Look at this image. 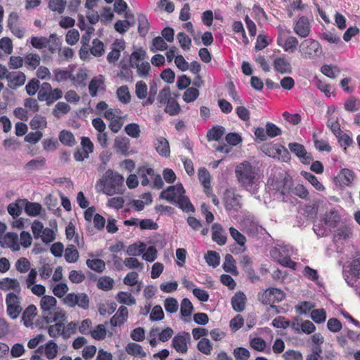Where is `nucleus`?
<instances>
[{
    "mask_svg": "<svg viewBox=\"0 0 360 360\" xmlns=\"http://www.w3.org/2000/svg\"><path fill=\"white\" fill-rule=\"evenodd\" d=\"M235 175L238 184L248 191L256 188L260 182L259 169L247 160L236 165Z\"/></svg>",
    "mask_w": 360,
    "mask_h": 360,
    "instance_id": "1",
    "label": "nucleus"
},
{
    "mask_svg": "<svg viewBox=\"0 0 360 360\" xmlns=\"http://www.w3.org/2000/svg\"><path fill=\"white\" fill-rule=\"evenodd\" d=\"M124 176L117 172L108 169L99 180L104 194L112 196L115 194H122L124 191Z\"/></svg>",
    "mask_w": 360,
    "mask_h": 360,
    "instance_id": "2",
    "label": "nucleus"
},
{
    "mask_svg": "<svg viewBox=\"0 0 360 360\" xmlns=\"http://www.w3.org/2000/svg\"><path fill=\"white\" fill-rule=\"evenodd\" d=\"M46 323L55 322L54 324L49 326L48 328V333L51 338L58 336L63 337L64 324L67 322V316L65 312L62 309H57L53 314V316L44 320Z\"/></svg>",
    "mask_w": 360,
    "mask_h": 360,
    "instance_id": "3",
    "label": "nucleus"
},
{
    "mask_svg": "<svg viewBox=\"0 0 360 360\" xmlns=\"http://www.w3.org/2000/svg\"><path fill=\"white\" fill-rule=\"evenodd\" d=\"M299 52L302 58L312 60L321 56L322 47L318 41L305 39L299 46Z\"/></svg>",
    "mask_w": 360,
    "mask_h": 360,
    "instance_id": "4",
    "label": "nucleus"
},
{
    "mask_svg": "<svg viewBox=\"0 0 360 360\" xmlns=\"http://www.w3.org/2000/svg\"><path fill=\"white\" fill-rule=\"evenodd\" d=\"M63 97V91L60 89H52L48 82L41 84L38 91L37 98L40 101H46L48 105L53 104Z\"/></svg>",
    "mask_w": 360,
    "mask_h": 360,
    "instance_id": "5",
    "label": "nucleus"
},
{
    "mask_svg": "<svg viewBox=\"0 0 360 360\" xmlns=\"http://www.w3.org/2000/svg\"><path fill=\"white\" fill-rule=\"evenodd\" d=\"M285 297V292L276 288H269L258 294L259 300L264 304L271 305V307H274V303L281 302Z\"/></svg>",
    "mask_w": 360,
    "mask_h": 360,
    "instance_id": "6",
    "label": "nucleus"
},
{
    "mask_svg": "<svg viewBox=\"0 0 360 360\" xmlns=\"http://www.w3.org/2000/svg\"><path fill=\"white\" fill-rule=\"evenodd\" d=\"M63 301L65 304L70 307H74L77 305L82 309H87L89 307V299L85 293H68L63 298Z\"/></svg>",
    "mask_w": 360,
    "mask_h": 360,
    "instance_id": "7",
    "label": "nucleus"
},
{
    "mask_svg": "<svg viewBox=\"0 0 360 360\" xmlns=\"http://www.w3.org/2000/svg\"><path fill=\"white\" fill-rule=\"evenodd\" d=\"M7 313L12 319H16L22 311L20 297L18 294L9 292L6 297Z\"/></svg>",
    "mask_w": 360,
    "mask_h": 360,
    "instance_id": "8",
    "label": "nucleus"
},
{
    "mask_svg": "<svg viewBox=\"0 0 360 360\" xmlns=\"http://www.w3.org/2000/svg\"><path fill=\"white\" fill-rule=\"evenodd\" d=\"M57 300L51 295H44L40 300V308L41 309L42 318L45 320L49 316H53V314L57 309H60L56 307Z\"/></svg>",
    "mask_w": 360,
    "mask_h": 360,
    "instance_id": "9",
    "label": "nucleus"
},
{
    "mask_svg": "<svg viewBox=\"0 0 360 360\" xmlns=\"http://www.w3.org/2000/svg\"><path fill=\"white\" fill-rule=\"evenodd\" d=\"M185 189L181 184L174 186H169L167 189L163 190L160 193V198L168 202L175 203L177 199L185 193Z\"/></svg>",
    "mask_w": 360,
    "mask_h": 360,
    "instance_id": "10",
    "label": "nucleus"
},
{
    "mask_svg": "<svg viewBox=\"0 0 360 360\" xmlns=\"http://www.w3.org/2000/svg\"><path fill=\"white\" fill-rule=\"evenodd\" d=\"M191 340L190 333L182 331L178 333L172 339V346L179 352L185 354L188 351V342Z\"/></svg>",
    "mask_w": 360,
    "mask_h": 360,
    "instance_id": "11",
    "label": "nucleus"
},
{
    "mask_svg": "<svg viewBox=\"0 0 360 360\" xmlns=\"http://www.w3.org/2000/svg\"><path fill=\"white\" fill-rule=\"evenodd\" d=\"M288 148L300 159L302 163L309 165L313 160L311 154L307 153L302 144L297 142L290 143Z\"/></svg>",
    "mask_w": 360,
    "mask_h": 360,
    "instance_id": "12",
    "label": "nucleus"
},
{
    "mask_svg": "<svg viewBox=\"0 0 360 360\" xmlns=\"http://www.w3.org/2000/svg\"><path fill=\"white\" fill-rule=\"evenodd\" d=\"M277 44L285 52L293 53L297 49L298 40L293 36H285L280 33L277 37Z\"/></svg>",
    "mask_w": 360,
    "mask_h": 360,
    "instance_id": "13",
    "label": "nucleus"
},
{
    "mask_svg": "<svg viewBox=\"0 0 360 360\" xmlns=\"http://www.w3.org/2000/svg\"><path fill=\"white\" fill-rule=\"evenodd\" d=\"M0 245L3 248H10L13 251L20 250L19 237L14 232H8L0 238Z\"/></svg>",
    "mask_w": 360,
    "mask_h": 360,
    "instance_id": "14",
    "label": "nucleus"
},
{
    "mask_svg": "<svg viewBox=\"0 0 360 360\" xmlns=\"http://www.w3.org/2000/svg\"><path fill=\"white\" fill-rule=\"evenodd\" d=\"M241 195L234 192L226 191L224 193V207L228 211H238L241 207Z\"/></svg>",
    "mask_w": 360,
    "mask_h": 360,
    "instance_id": "15",
    "label": "nucleus"
},
{
    "mask_svg": "<svg viewBox=\"0 0 360 360\" xmlns=\"http://www.w3.org/2000/svg\"><path fill=\"white\" fill-rule=\"evenodd\" d=\"M294 32L300 37L306 38L311 30L309 21L307 17L302 16L296 22L294 26Z\"/></svg>",
    "mask_w": 360,
    "mask_h": 360,
    "instance_id": "16",
    "label": "nucleus"
},
{
    "mask_svg": "<svg viewBox=\"0 0 360 360\" xmlns=\"http://www.w3.org/2000/svg\"><path fill=\"white\" fill-rule=\"evenodd\" d=\"M6 79L8 87L16 89L25 84L26 76L22 72H10L6 76Z\"/></svg>",
    "mask_w": 360,
    "mask_h": 360,
    "instance_id": "17",
    "label": "nucleus"
},
{
    "mask_svg": "<svg viewBox=\"0 0 360 360\" xmlns=\"http://www.w3.org/2000/svg\"><path fill=\"white\" fill-rule=\"evenodd\" d=\"M212 239L219 245H224L227 240L226 233L220 224L214 223L212 226Z\"/></svg>",
    "mask_w": 360,
    "mask_h": 360,
    "instance_id": "18",
    "label": "nucleus"
},
{
    "mask_svg": "<svg viewBox=\"0 0 360 360\" xmlns=\"http://www.w3.org/2000/svg\"><path fill=\"white\" fill-rule=\"evenodd\" d=\"M198 179L203 186L204 192L207 196H210L212 191L211 186V176L209 171L205 167H200L198 169Z\"/></svg>",
    "mask_w": 360,
    "mask_h": 360,
    "instance_id": "19",
    "label": "nucleus"
},
{
    "mask_svg": "<svg viewBox=\"0 0 360 360\" xmlns=\"http://www.w3.org/2000/svg\"><path fill=\"white\" fill-rule=\"evenodd\" d=\"M274 69L281 74H290L292 72L290 62L285 56L275 58L273 62Z\"/></svg>",
    "mask_w": 360,
    "mask_h": 360,
    "instance_id": "20",
    "label": "nucleus"
},
{
    "mask_svg": "<svg viewBox=\"0 0 360 360\" xmlns=\"http://www.w3.org/2000/svg\"><path fill=\"white\" fill-rule=\"evenodd\" d=\"M116 153L127 156L129 153L130 140L126 136H117L114 142Z\"/></svg>",
    "mask_w": 360,
    "mask_h": 360,
    "instance_id": "21",
    "label": "nucleus"
},
{
    "mask_svg": "<svg viewBox=\"0 0 360 360\" xmlns=\"http://www.w3.org/2000/svg\"><path fill=\"white\" fill-rule=\"evenodd\" d=\"M125 49V43L123 40L117 39L112 45L111 51L107 56V60L110 63H114L120 57L121 51Z\"/></svg>",
    "mask_w": 360,
    "mask_h": 360,
    "instance_id": "22",
    "label": "nucleus"
},
{
    "mask_svg": "<svg viewBox=\"0 0 360 360\" xmlns=\"http://www.w3.org/2000/svg\"><path fill=\"white\" fill-rule=\"evenodd\" d=\"M352 229L349 225L342 224L335 231L333 241L338 242L350 238L352 236Z\"/></svg>",
    "mask_w": 360,
    "mask_h": 360,
    "instance_id": "23",
    "label": "nucleus"
},
{
    "mask_svg": "<svg viewBox=\"0 0 360 360\" xmlns=\"http://www.w3.org/2000/svg\"><path fill=\"white\" fill-rule=\"evenodd\" d=\"M0 289L4 291L13 290L14 293L20 294L21 288L19 281L15 278H4L0 281Z\"/></svg>",
    "mask_w": 360,
    "mask_h": 360,
    "instance_id": "24",
    "label": "nucleus"
},
{
    "mask_svg": "<svg viewBox=\"0 0 360 360\" xmlns=\"http://www.w3.org/2000/svg\"><path fill=\"white\" fill-rule=\"evenodd\" d=\"M156 151L162 157H168L170 154V148L168 141L164 137H158L154 141Z\"/></svg>",
    "mask_w": 360,
    "mask_h": 360,
    "instance_id": "25",
    "label": "nucleus"
},
{
    "mask_svg": "<svg viewBox=\"0 0 360 360\" xmlns=\"http://www.w3.org/2000/svg\"><path fill=\"white\" fill-rule=\"evenodd\" d=\"M128 318V309L124 306L119 307L117 312L110 319V324L113 326L122 325Z\"/></svg>",
    "mask_w": 360,
    "mask_h": 360,
    "instance_id": "26",
    "label": "nucleus"
},
{
    "mask_svg": "<svg viewBox=\"0 0 360 360\" xmlns=\"http://www.w3.org/2000/svg\"><path fill=\"white\" fill-rule=\"evenodd\" d=\"M322 221L325 225L334 228L337 226L340 221V217L336 210H331L326 212L323 216Z\"/></svg>",
    "mask_w": 360,
    "mask_h": 360,
    "instance_id": "27",
    "label": "nucleus"
},
{
    "mask_svg": "<svg viewBox=\"0 0 360 360\" xmlns=\"http://www.w3.org/2000/svg\"><path fill=\"white\" fill-rule=\"evenodd\" d=\"M245 295L243 292H237L231 299L233 309L237 312L243 311L245 306Z\"/></svg>",
    "mask_w": 360,
    "mask_h": 360,
    "instance_id": "28",
    "label": "nucleus"
},
{
    "mask_svg": "<svg viewBox=\"0 0 360 360\" xmlns=\"http://www.w3.org/2000/svg\"><path fill=\"white\" fill-rule=\"evenodd\" d=\"M37 307L31 304L28 306L22 313V319L25 326H31L33 324L34 319L37 315Z\"/></svg>",
    "mask_w": 360,
    "mask_h": 360,
    "instance_id": "29",
    "label": "nucleus"
},
{
    "mask_svg": "<svg viewBox=\"0 0 360 360\" xmlns=\"http://www.w3.org/2000/svg\"><path fill=\"white\" fill-rule=\"evenodd\" d=\"M137 174L141 179V185L143 186H146L149 185L150 183L148 176L151 178L154 176V169L147 166H141L138 168Z\"/></svg>",
    "mask_w": 360,
    "mask_h": 360,
    "instance_id": "30",
    "label": "nucleus"
},
{
    "mask_svg": "<svg viewBox=\"0 0 360 360\" xmlns=\"http://www.w3.org/2000/svg\"><path fill=\"white\" fill-rule=\"evenodd\" d=\"M338 178L342 185L351 186L354 180L355 174L351 169L344 168L341 169Z\"/></svg>",
    "mask_w": 360,
    "mask_h": 360,
    "instance_id": "31",
    "label": "nucleus"
},
{
    "mask_svg": "<svg viewBox=\"0 0 360 360\" xmlns=\"http://www.w3.org/2000/svg\"><path fill=\"white\" fill-rule=\"evenodd\" d=\"M60 142L66 146L72 147L76 143V140L73 134L68 130H62L58 135Z\"/></svg>",
    "mask_w": 360,
    "mask_h": 360,
    "instance_id": "32",
    "label": "nucleus"
},
{
    "mask_svg": "<svg viewBox=\"0 0 360 360\" xmlns=\"http://www.w3.org/2000/svg\"><path fill=\"white\" fill-rule=\"evenodd\" d=\"M138 20V32L142 37H145L148 33L150 29V23L147 17L144 14H139L137 16Z\"/></svg>",
    "mask_w": 360,
    "mask_h": 360,
    "instance_id": "33",
    "label": "nucleus"
},
{
    "mask_svg": "<svg viewBox=\"0 0 360 360\" xmlns=\"http://www.w3.org/2000/svg\"><path fill=\"white\" fill-rule=\"evenodd\" d=\"M127 353L131 356L146 357V353L143 351L141 345L135 342H130L127 344L125 347Z\"/></svg>",
    "mask_w": 360,
    "mask_h": 360,
    "instance_id": "34",
    "label": "nucleus"
},
{
    "mask_svg": "<svg viewBox=\"0 0 360 360\" xmlns=\"http://www.w3.org/2000/svg\"><path fill=\"white\" fill-rule=\"evenodd\" d=\"M104 81L102 76H100L99 78L94 77L89 82V91L90 95L92 97H95L97 96L98 91L100 89H104L103 87Z\"/></svg>",
    "mask_w": 360,
    "mask_h": 360,
    "instance_id": "35",
    "label": "nucleus"
},
{
    "mask_svg": "<svg viewBox=\"0 0 360 360\" xmlns=\"http://www.w3.org/2000/svg\"><path fill=\"white\" fill-rule=\"evenodd\" d=\"M30 125L32 129L42 130L47 127V122L45 117L37 114L30 121Z\"/></svg>",
    "mask_w": 360,
    "mask_h": 360,
    "instance_id": "36",
    "label": "nucleus"
},
{
    "mask_svg": "<svg viewBox=\"0 0 360 360\" xmlns=\"http://www.w3.org/2000/svg\"><path fill=\"white\" fill-rule=\"evenodd\" d=\"M225 129L222 126L217 125L211 128L207 133L209 141H219L224 134Z\"/></svg>",
    "mask_w": 360,
    "mask_h": 360,
    "instance_id": "37",
    "label": "nucleus"
},
{
    "mask_svg": "<svg viewBox=\"0 0 360 360\" xmlns=\"http://www.w3.org/2000/svg\"><path fill=\"white\" fill-rule=\"evenodd\" d=\"M175 204L181 209L184 212H195V207L191 202L188 197L184 195L183 194L179 199H177V201L175 202Z\"/></svg>",
    "mask_w": 360,
    "mask_h": 360,
    "instance_id": "38",
    "label": "nucleus"
},
{
    "mask_svg": "<svg viewBox=\"0 0 360 360\" xmlns=\"http://www.w3.org/2000/svg\"><path fill=\"white\" fill-rule=\"evenodd\" d=\"M301 175L307 180L317 191H323L325 190L324 186L321 183L317 177L313 174L306 172L302 171Z\"/></svg>",
    "mask_w": 360,
    "mask_h": 360,
    "instance_id": "39",
    "label": "nucleus"
},
{
    "mask_svg": "<svg viewBox=\"0 0 360 360\" xmlns=\"http://www.w3.org/2000/svg\"><path fill=\"white\" fill-rule=\"evenodd\" d=\"M65 259L68 263H75L79 259V252L73 245H69L65 250Z\"/></svg>",
    "mask_w": 360,
    "mask_h": 360,
    "instance_id": "40",
    "label": "nucleus"
},
{
    "mask_svg": "<svg viewBox=\"0 0 360 360\" xmlns=\"http://www.w3.org/2000/svg\"><path fill=\"white\" fill-rule=\"evenodd\" d=\"M96 286L98 289L109 291L114 286V280L108 276H103L98 278Z\"/></svg>",
    "mask_w": 360,
    "mask_h": 360,
    "instance_id": "41",
    "label": "nucleus"
},
{
    "mask_svg": "<svg viewBox=\"0 0 360 360\" xmlns=\"http://www.w3.org/2000/svg\"><path fill=\"white\" fill-rule=\"evenodd\" d=\"M86 264L90 269L97 273H102L105 269V263L101 259H88Z\"/></svg>",
    "mask_w": 360,
    "mask_h": 360,
    "instance_id": "42",
    "label": "nucleus"
},
{
    "mask_svg": "<svg viewBox=\"0 0 360 360\" xmlns=\"http://www.w3.org/2000/svg\"><path fill=\"white\" fill-rule=\"evenodd\" d=\"M223 269L226 272L231 273L233 275H236L238 274L236 266V261L231 255L227 254L225 256Z\"/></svg>",
    "mask_w": 360,
    "mask_h": 360,
    "instance_id": "43",
    "label": "nucleus"
},
{
    "mask_svg": "<svg viewBox=\"0 0 360 360\" xmlns=\"http://www.w3.org/2000/svg\"><path fill=\"white\" fill-rule=\"evenodd\" d=\"M146 52L142 49H139L133 51L129 59V65L131 68L138 67L139 62L145 59Z\"/></svg>",
    "mask_w": 360,
    "mask_h": 360,
    "instance_id": "44",
    "label": "nucleus"
},
{
    "mask_svg": "<svg viewBox=\"0 0 360 360\" xmlns=\"http://www.w3.org/2000/svg\"><path fill=\"white\" fill-rule=\"evenodd\" d=\"M49 49H48V53L46 51H44V57H49L50 58L52 54L55 53L57 51H60L61 49L60 48V44L58 43V40L56 38V36L55 34H51L50 35V43L48 44Z\"/></svg>",
    "mask_w": 360,
    "mask_h": 360,
    "instance_id": "45",
    "label": "nucleus"
},
{
    "mask_svg": "<svg viewBox=\"0 0 360 360\" xmlns=\"http://www.w3.org/2000/svg\"><path fill=\"white\" fill-rule=\"evenodd\" d=\"M44 349L45 356L48 359H53L57 356L58 347L56 342L50 340L45 344Z\"/></svg>",
    "mask_w": 360,
    "mask_h": 360,
    "instance_id": "46",
    "label": "nucleus"
},
{
    "mask_svg": "<svg viewBox=\"0 0 360 360\" xmlns=\"http://www.w3.org/2000/svg\"><path fill=\"white\" fill-rule=\"evenodd\" d=\"M115 298L119 303L129 306L133 305L136 303L135 298L130 292H119Z\"/></svg>",
    "mask_w": 360,
    "mask_h": 360,
    "instance_id": "47",
    "label": "nucleus"
},
{
    "mask_svg": "<svg viewBox=\"0 0 360 360\" xmlns=\"http://www.w3.org/2000/svg\"><path fill=\"white\" fill-rule=\"evenodd\" d=\"M40 56L37 53H30L25 56V63L28 68L36 69L40 64Z\"/></svg>",
    "mask_w": 360,
    "mask_h": 360,
    "instance_id": "48",
    "label": "nucleus"
},
{
    "mask_svg": "<svg viewBox=\"0 0 360 360\" xmlns=\"http://www.w3.org/2000/svg\"><path fill=\"white\" fill-rule=\"evenodd\" d=\"M70 110V106L65 102H58L53 110V115L59 119Z\"/></svg>",
    "mask_w": 360,
    "mask_h": 360,
    "instance_id": "49",
    "label": "nucleus"
},
{
    "mask_svg": "<svg viewBox=\"0 0 360 360\" xmlns=\"http://www.w3.org/2000/svg\"><path fill=\"white\" fill-rule=\"evenodd\" d=\"M205 259L209 266L215 268L219 264L220 256L219 253L215 251L208 250L205 255Z\"/></svg>",
    "mask_w": 360,
    "mask_h": 360,
    "instance_id": "50",
    "label": "nucleus"
},
{
    "mask_svg": "<svg viewBox=\"0 0 360 360\" xmlns=\"http://www.w3.org/2000/svg\"><path fill=\"white\" fill-rule=\"evenodd\" d=\"M117 76L125 82H131L133 80V72L130 68V65L122 64L120 67V70L117 73Z\"/></svg>",
    "mask_w": 360,
    "mask_h": 360,
    "instance_id": "51",
    "label": "nucleus"
},
{
    "mask_svg": "<svg viewBox=\"0 0 360 360\" xmlns=\"http://www.w3.org/2000/svg\"><path fill=\"white\" fill-rule=\"evenodd\" d=\"M165 112L171 116L176 115L179 113L181 108L179 104L175 100L174 98H172L166 103Z\"/></svg>",
    "mask_w": 360,
    "mask_h": 360,
    "instance_id": "52",
    "label": "nucleus"
},
{
    "mask_svg": "<svg viewBox=\"0 0 360 360\" xmlns=\"http://www.w3.org/2000/svg\"><path fill=\"white\" fill-rule=\"evenodd\" d=\"M117 96L119 101L124 103L127 104L131 101V95L127 86H121L117 89Z\"/></svg>",
    "mask_w": 360,
    "mask_h": 360,
    "instance_id": "53",
    "label": "nucleus"
},
{
    "mask_svg": "<svg viewBox=\"0 0 360 360\" xmlns=\"http://www.w3.org/2000/svg\"><path fill=\"white\" fill-rule=\"evenodd\" d=\"M50 43V37L49 38L45 37H32L30 39V44L32 46L37 49H42L48 46Z\"/></svg>",
    "mask_w": 360,
    "mask_h": 360,
    "instance_id": "54",
    "label": "nucleus"
},
{
    "mask_svg": "<svg viewBox=\"0 0 360 360\" xmlns=\"http://www.w3.org/2000/svg\"><path fill=\"white\" fill-rule=\"evenodd\" d=\"M193 310V306L188 298H184L181 302L180 313L183 317L191 316Z\"/></svg>",
    "mask_w": 360,
    "mask_h": 360,
    "instance_id": "55",
    "label": "nucleus"
},
{
    "mask_svg": "<svg viewBox=\"0 0 360 360\" xmlns=\"http://www.w3.org/2000/svg\"><path fill=\"white\" fill-rule=\"evenodd\" d=\"M104 44L103 43L98 39H95L92 41V46L90 49V53L95 57H100L104 53Z\"/></svg>",
    "mask_w": 360,
    "mask_h": 360,
    "instance_id": "56",
    "label": "nucleus"
},
{
    "mask_svg": "<svg viewBox=\"0 0 360 360\" xmlns=\"http://www.w3.org/2000/svg\"><path fill=\"white\" fill-rule=\"evenodd\" d=\"M168 48L167 43L162 37H156L152 41V45L150 47V51L153 52H155L157 51H165Z\"/></svg>",
    "mask_w": 360,
    "mask_h": 360,
    "instance_id": "57",
    "label": "nucleus"
},
{
    "mask_svg": "<svg viewBox=\"0 0 360 360\" xmlns=\"http://www.w3.org/2000/svg\"><path fill=\"white\" fill-rule=\"evenodd\" d=\"M41 210V205L38 202H27L25 207V212L32 217L38 216Z\"/></svg>",
    "mask_w": 360,
    "mask_h": 360,
    "instance_id": "58",
    "label": "nucleus"
},
{
    "mask_svg": "<svg viewBox=\"0 0 360 360\" xmlns=\"http://www.w3.org/2000/svg\"><path fill=\"white\" fill-rule=\"evenodd\" d=\"M311 318L316 323H322L326 320V311L323 308L313 309L311 311Z\"/></svg>",
    "mask_w": 360,
    "mask_h": 360,
    "instance_id": "59",
    "label": "nucleus"
},
{
    "mask_svg": "<svg viewBox=\"0 0 360 360\" xmlns=\"http://www.w3.org/2000/svg\"><path fill=\"white\" fill-rule=\"evenodd\" d=\"M338 139V143H340L341 147H343L345 152L346 153L347 148L352 146L354 143L352 139L347 134L344 133L342 131L335 136Z\"/></svg>",
    "mask_w": 360,
    "mask_h": 360,
    "instance_id": "60",
    "label": "nucleus"
},
{
    "mask_svg": "<svg viewBox=\"0 0 360 360\" xmlns=\"http://www.w3.org/2000/svg\"><path fill=\"white\" fill-rule=\"evenodd\" d=\"M198 349L204 354L210 355L212 350V345L207 338H202L197 345Z\"/></svg>",
    "mask_w": 360,
    "mask_h": 360,
    "instance_id": "61",
    "label": "nucleus"
},
{
    "mask_svg": "<svg viewBox=\"0 0 360 360\" xmlns=\"http://www.w3.org/2000/svg\"><path fill=\"white\" fill-rule=\"evenodd\" d=\"M326 126L331 130L335 136H338L342 131L338 117L331 116L328 119Z\"/></svg>",
    "mask_w": 360,
    "mask_h": 360,
    "instance_id": "62",
    "label": "nucleus"
},
{
    "mask_svg": "<svg viewBox=\"0 0 360 360\" xmlns=\"http://www.w3.org/2000/svg\"><path fill=\"white\" fill-rule=\"evenodd\" d=\"M67 2L66 0H50L49 8L53 11L61 14L64 12Z\"/></svg>",
    "mask_w": 360,
    "mask_h": 360,
    "instance_id": "63",
    "label": "nucleus"
},
{
    "mask_svg": "<svg viewBox=\"0 0 360 360\" xmlns=\"http://www.w3.org/2000/svg\"><path fill=\"white\" fill-rule=\"evenodd\" d=\"M199 96V90L194 87H189L184 91L183 99L186 103L193 102Z\"/></svg>",
    "mask_w": 360,
    "mask_h": 360,
    "instance_id": "64",
    "label": "nucleus"
}]
</instances>
